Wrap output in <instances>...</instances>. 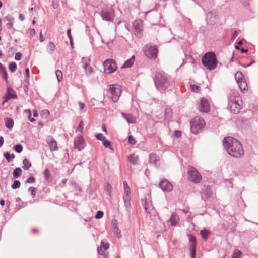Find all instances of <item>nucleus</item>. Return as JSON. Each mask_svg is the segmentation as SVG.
I'll return each mask as SVG.
<instances>
[{"instance_id":"55","label":"nucleus","mask_w":258,"mask_h":258,"mask_svg":"<svg viewBox=\"0 0 258 258\" xmlns=\"http://www.w3.org/2000/svg\"><path fill=\"white\" fill-rule=\"evenodd\" d=\"M35 179L34 177L31 176L27 179L26 183H33L35 182Z\"/></svg>"},{"instance_id":"58","label":"nucleus","mask_w":258,"mask_h":258,"mask_svg":"<svg viewBox=\"0 0 258 258\" xmlns=\"http://www.w3.org/2000/svg\"><path fill=\"white\" fill-rule=\"evenodd\" d=\"M174 136L177 138H180L181 136L182 133L180 131L175 130L174 131Z\"/></svg>"},{"instance_id":"7","label":"nucleus","mask_w":258,"mask_h":258,"mask_svg":"<svg viewBox=\"0 0 258 258\" xmlns=\"http://www.w3.org/2000/svg\"><path fill=\"white\" fill-rule=\"evenodd\" d=\"M74 148L78 151L82 150L86 146L85 141L81 134L78 135L74 139Z\"/></svg>"},{"instance_id":"32","label":"nucleus","mask_w":258,"mask_h":258,"mask_svg":"<svg viewBox=\"0 0 258 258\" xmlns=\"http://www.w3.org/2000/svg\"><path fill=\"white\" fill-rule=\"evenodd\" d=\"M243 77L244 76L243 74L239 71L237 72L235 75V78L237 83L240 81L245 80Z\"/></svg>"},{"instance_id":"17","label":"nucleus","mask_w":258,"mask_h":258,"mask_svg":"<svg viewBox=\"0 0 258 258\" xmlns=\"http://www.w3.org/2000/svg\"><path fill=\"white\" fill-rule=\"evenodd\" d=\"M149 163L152 164L156 167L159 166V157L155 153H152L149 157Z\"/></svg>"},{"instance_id":"48","label":"nucleus","mask_w":258,"mask_h":258,"mask_svg":"<svg viewBox=\"0 0 258 258\" xmlns=\"http://www.w3.org/2000/svg\"><path fill=\"white\" fill-rule=\"evenodd\" d=\"M191 252V257L195 258L196 255V247L195 246H192V248H190Z\"/></svg>"},{"instance_id":"30","label":"nucleus","mask_w":258,"mask_h":258,"mask_svg":"<svg viewBox=\"0 0 258 258\" xmlns=\"http://www.w3.org/2000/svg\"><path fill=\"white\" fill-rule=\"evenodd\" d=\"M22 172V170L20 168L18 167L15 169L13 172V178H17L19 177L21 175Z\"/></svg>"},{"instance_id":"21","label":"nucleus","mask_w":258,"mask_h":258,"mask_svg":"<svg viewBox=\"0 0 258 258\" xmlns=\"http://www.w3.org/2000/svg\"><path fill=\"white\" fill-rule=\"evenodd\" d=\"M5 20H6L9 22V23L7 24V26L8 29H10L13 28V24L14 21V18L10 16V15H7L4 18Z\"/></svg>"},{"instance_id":"14","label":"nucleus","mask_w":258,"mask_h":258,"mask_svg":"<svg viewBox=\"0 0 258 258\" xmlns=\"http://www.w3.org/2000/svg\"><path fill=\"white\" fill-rule=\"evenodd\" d=\"M121 92V86L119 84H114V103L119 99Z\"/></svg>"},{"instance_id":"27","label":"nucleus","mask_w":258,"mask_h":258,"mask_svg":"<svg viewBox=\"0 0 258 258\" xmlns=\"http://www.w3.org/2000/svg\"><path fill=\"white\" fill-rule=\"evenodd\" d=\"M116 222V221L114 220V234H115L118 238H120L122 237V235L121 234L120 230L117 227Z\"/></svg>"},{"instance_id":"41","label":"nucleus","mask_w":258,"mask_h":258,"mask_svg":"<svg viewBox=\"0 0 258 258\" xmlns=\"http://www.w3.org/2000/svg\"><path fill=\"white\" fill-rule=\"evenodd\" d=\"M14 149L16 152L19 153L22 151L23 146L21 144H17L14 146Z\"/></svg>"},{"instance_id":"64","label":"nucleus","mask_w":258,"mask_h":258,"mask_svg":"<svg viewBox=\"0 0 258 258\" xmlns=\"http://www.w3.org/2000/svg\"><path fill=\"white\" fill-rule=\"evenodd\" d=\"M36 33L35 30L34 29H31L30 31V35L31 37L35 35Z\"/></svg>"},{"instance_id":"59","label":"nucleus","mask_w":258,"mask_h":258,"mask_svg":"<svg viewBox=\"0 0 258 258\" xmlns=\"http://www.w3.org/2000/svg\"><path fill=\"white\" fill-rule=\"evenodd\" d=\"M97 251H98V253L100 255H104V250L103 249V248L101 247H98Z\"/></svg>"},{"instance_id":"20","label":"nucleus","mask_w":258,"mask_h":258,"mask_svg":"<svg viewBox=\"0 0 258 258\" xmlns=\"http://www.w3.org/2000/svg\"><path fill=\"white\" fill-rule=\"evenodd\" d=\"M7 91H8L6 94V98L7 100L17 98V95L15 93V92L13 91V90L11 88H8Z\"/></svg>"},{"instance_id":"43","label":"nucleus","mask_w":258,"mask_h":258,"mask_svg":"<svg viewBox=\"0 0 258 258\" xmlns=\"http://www.w3.org/2000/svg\"><path fill=\"white\" fill-rule=\"evenodd\" d=\"M241 253V252L239 250H235L232 254L231 258H239Z\"/></svg>"},{"instance_id":"8","label":"nucleus","mask_w":258,"mask_h":258,"mask_svg":"<svg viewBox=\"0 0 258 258\" xmlns=\"http://www.w3.org/2000/svg\"><path fill=\"white\" fill-rule=\"evenodd\" d=\"M199 110L202 112L207 113L210 111V106L207 99L202 98L200 100Z\"/></svg>"},{"instance_id":"19","label":"nucleus","mask_w":258,"mask_h":258,"mask_svg":"<svg viewBox=\"0 0 258 258\" xmlns=\"http://www.w3.org/2000/svg\"><path fill=\"white\" fill-rule=\"evenodd\" d=\"M127 159L130 163L133 164V165H136L138 164L139 161V157L137 155H136L135 154H132L129 155L127 157Z\"/></svg>"},{"instance_id":"46","label":"nucleus","mask_w":258,"mask_h":258,"mask_svg":"<svg viewBox=\"0 0 258 258\" xmlns=\"http://www.w3.org/2000/svg\"><path fill=\"white\" fill-rule=\"evenodd\" d=\"M83 130V121L81 120L79 124L78 127L76 129V132H80L81 134L82 133Z\"/></svg>"},{"instance_id":"44","label":"nucleus","mask_w":258,"mask_h":258,"mask_svg":"<svg viewBox=\"0 0 258 258\" xmlns=\"http://www.w3.org/2000/svg\"><path fill=\"white\" fill-rule=\"evenodd\" d=\"M123 185H124V194H129L130 192V189L129 186H128L126 182L124 181L123 182Z\"/></svg>"},{"instance_id":"52","label":"nucleus","mask_w":258,"mask_h":258,"mask_svg":"<svg viewBox=\"0 0 258 258\" xmlns=\"http://www.w3.org/2000/svg\"><path fill=\"white\" fill-rule=\"evenodd\" d=\"M103 214H104V213H103V211H98L95 215V218L98 219H100L103 217Z\"/></svg>"},{"instance_id":"26","label":"nucleus","mask_w":258,"mask_h":258,"mask_svg":"<svg viewBox=\"0 0 258 258\" xmlns=\"http://www.w3.org/2000/svg\"><path fill=\"white\" fill-rule=\"evenodd\" d=\"M135 59V56H133L130 59L127 60L123 65L121 67V68H130L132 66Z\"/></svg>"},{"instance_id":"4","label":"nucleus","mask_w":258,"mask_h":258,"mask_svg":"<svg viewBox=\"0 0 258 258\" xmlns=\"http://www.w3.org/2000/svg\"><path fill=\"white\" fill-rule=\"evenodd\" d=\"M205 121L203 118L196 116L190 121L191 131L195 134L201 132L205 126Z\"/></svg>"},{"instance_id":"13","label":"nucleus","mask_w":258,"mask_h":258,"mask_svg":"<svg viewBox=\"0 0 258 258\" xmlns=\"http://www.w3.org/2000/svg\"><path fill=\"white\" fill-rule=\"evenodd\" d=\"M46 142L48 144L51 151H54L58 150L57 143L52 136H48L47 138Z\"/></svg>"},{"instance_id":"62","label":"nucleus","mask_w":258,"mask_h":258,"mask_svg":"<svg viewBox=\"0 0 258 258\" xmlns=\"http://www.w3.org/2000/svg\"><path fill=\"white\" fill-rule=\"evenodd\" d=\"M86 74H91L92 73L93 70L91 67L89 65L87 68L85 69Z\"/></svg>"},{"instance_id":"15","label":"nucleus","mask_w":258,"mask_h":258,"mask_svg":"<svg viewBox=\"0 0 258 258\" xmlns=\"http://www.w3.org/2000/svg\"><path fill=\"white\" fill-rule=\"evenodd\" d=\"M238 104H229V106L230 107V109L231 110V111L233 114H238L240 112V110L241 109V106L242 104V100H239L237 101Z\"/></svg>"},{"instance_id":"38","label":"nucleus","mask_w":258,"mask_h":258,"mask_svg":"<svg viewBox=\"0 0 258 258\" xmlns=\"http://www.w3.org/2000/svg\"><path fill=\"white\" fill-rule=\"evenodd\" d=\"M102 142V144H103V145L106 148H108L111 150H113V148L111 147V143L110 141H109L108 140H107L106 138L105 139V140L103 141Z\"/></svg>"},{"instance_id":"37","label":"nucleus","mask_w":258,"mask_h":258,"mask_svg":"<svg viewBox=\"0 0 258 258\" xmlns=\"http://www.w3.org/2000/svg\"><path fill=\"white\" fill-rule=\"evenodd\" d=\"M172 110H171V109L167 108L165 110V118L167 119H170L172 117Z\"/></svg>"},{"instance_id":"25","label":"nucleus","mask_w":258,"mask_h":258,"mask_svg":"<svg viewBox=\"0 0 258 258\" xmlns=\"http://www.w3.org/2000/svg\"><path fill=\"white\" fill-rule=\"evenodd\" d=\"M179 221V217L176 214L172 213L170 217V222L172 226L175 225Z\"/></svg>"},{"instance_id":"24","label":"nucleus","mask_w":258,"mask_h":258,"mask_svg":"<svg viewBox=\"0 0 258 258\" xmlns=\"http://www.w3.org/2000/svg\"><path fill=\"white\" fill-rule=\"evenodd\" d=\"M55 45L54 43L52 42H50L46 47L47 52L50 54H53L55 50Z\"/></svg>"},{"instance_id":"42","label":"nucleus","mask_w":258,"mask_h":258,"mask_svg":"<svg viewBox=\"0 0 258 258\" xmlns=\"http://www.w3.org/2000/svg\"><path fill=\"white\" fill-rule=\"evenodd\" d=\"M43 175L45 178V179L48 181L49 178H50L51 177V174H50V171L48 169H46L44 171V173H43Z\"/></svg>"},{"instance_id":"57","label":"nucleus","mask_w":258,"mask_h":258,"mask_svg":"<svg viewBox=\"0 0 258 258\" xmlns=\"http://www.w3.org/2000/svg\"><path fill=\"white\" fill-rule=\"evenodd\" d=\"M101 247L104 250H106L109 248V244L108 243H105L101 241Z\"/></svg>"},{"instance_id":"36","label":"nucleus","mask_w":258,"mask_h":258,"mask_svg":"<svg viewBox=\"0 0 258 258\" xmlns=\"http://www.w3.org/2000/svg\"><path fill=\"white\" fill-rule=\"evenodd\" d=\"M55 74L57 77L58 82H60L63 79L62 73L60 70H57L55 72Z\"/></svg>"},{"instance_id":"5","label":"nucleus","mask_w":258,"mask_h":258,"mask_svg":"<svg viewBox=\"0 0 258 258\" xmlns=\"http://www.w3.org/2000/svg\"><path fill=\"white\" fill-rule=\"evenodd\" d=\"M144 53L148 58L154 59L157 57L158 48L156 45L147 44L143 49Z\"/></svg>"},{"instance_id":"28","label":"nucleus","mask_w":258,"mask_h":258,"mask_svg":"<svg viewBox=\"0 0 258 258\" xmlns=\"http://www.w3.org/2000/svg\"><path fill=\"white\" fill-rule=\"evenodd\" d=\"M14 125V121L10 118H6L5 119V126L9 129H12Z\"/></svg>"},{"instance_id":"45","label":"nucleus","mask_w":258,"mask_h":258,"mask_svg":"<svg viewBox=\"0 0 258 258\" xmlns=\"http://www.w3.org/2000/svg\"><path fill=\"white\" fill-rule=\"evenodd\" d=\"M123 185H124V194H129L130 192V189L129 186H128L126 182L124 181L123 182Z\"/></svg>"},{"instance_id":"1","label":"nucleus","mask_w":258,"mask_h":258,"mask_svg":"<svg viewBox=\"0 0 258 258\" xmlns=\"http://www.w3.org/2000/svg\"><path fill=\"white\" fill-rule=\"evenodd\" d=\"M223 146L228 153L234 158H240L244 154L242 146L237 139L231 137H225Z\"/></svg>"},{"instance_id":"35","label":"nucleus","mask_w":258,"mask_h":258,"mask_svg":"<svg viewBox=\"0 0 258 258\" xmlns=\"http://www.w3.org/2000/svg\"><path fill=\"white\" fill-rule=\"evenodd\" d=\"M71 185L76 191H78L79 192H81L82 191L81 187L75 181L71 182Z\"/></svg>"},{"instance_id":"53","label":"nucleus","mask_w":258,"mask_h":258,"mask_svg":"<svg viewBox=\"0 0 258 258\" xmlns=\"http://www.w3.org/2000/svg\"><path fill=\"white\" fill-rule=\"evenodd\" d=\"M25 112H28V114H29V116H28V119H29V120L31 122H33L35 121V119L34 118H31V111L30 109L29 110H25Z\"/></svg>"},{"instance_id":"3","label":"nucleus","mask_w":258,"mask_h":258,"mask_svg":"<svg viewBox=\"0 0 258 258\" xmlns=\"http://www.w3.org/2000/svg\"><path fill=\"white\" fill-rule=\"evenodd\" d=\"M203 65L208 70L211 71L215 69L217 66L216 55L213 52H208L202 58Z\"/></svg>"},{"instance_id":"49","label":"nucleus","mask_w":258,"mask_h":258,"mask_svg":"<svg viewBox=\"0 0 258 258\" xmlns=\"http://www.w3.org/2000/svg\"><path fill=\"white\" fill-rule=\"evenodd\" d=\"M128 143L132 145H135L136 143V141L135 140V138L132 135H130L128 136Z\"/></svg>"},{"instance_id":"16","label":"nucleus","mask_w":258,"mask_h":258,"mask_svg":"<svg viewBox=\"0 0 258 258\" xmlns=\"http://www.w3.org/2000/svg\"><path fill=\"white\" fill-rule=\"evenodd\" d=\"M135 34L137 36H139L141 35L142 30V22L140 20H138L135 22L133 25Z\"/></svg>"},{"instance_id":"60","label":"nucleus","mask_w":258,"mask_h":258,"mask_svg":"<svg viewBox=\"0 0 258 258\" xmlns=\"http://www.w3.org/2000/svg\"><path fill=\"white\" fill-rule=\"evenodd\" d=\"M21 58V54L20 52H17L16 53L15 56V59L16 60H20Z\"/></svg>"},{"instance_id":"39","label":"nucleus","mask_w":258,"mask_h":258,"mask_svg":"<svg viewBox=\"0 0 258 258\" xmlns=\"http://www.w3.org/2000/svg\"><path fill=\"white\" fill-rule=\"evenodd\" d=\"M16 68L17 64L15 62H11L9 65V69L12 73L16 71Z\"/></svg>"},{"instance_id":"34","label":"nucleus","mask_w":258,"mask_h":258,"mask_svg":"<svg viewBox=\"0 0 258 258\" xmlns=\"http://www.w3.org/2000/svg\"><path fill=\"white\" fill-rule=\"evenodd\" d=\"M200 234L201 235L202 237L205 240H206L208 239V236L209 235L210 232L208 230H202L200 231Z\"/></svg>"},{"instance_id":"50","label":"nucleus","mask_w":258,"mask_h":258,"mask_svg":"<svg viewBox=\"0 0 258 258\" xmlns=\"http://www.w3.org/2000/svg\"><path fill=\"white\" fill-rule=\"evenodd\" d=\"M82 63H83V68L84 69H86L89 65V63L88 62V60L86 58H83L82 59Z\"/></svg>"},{"instance_id":"40","label":"nucleus","mask_w":258,"mask_h":258,"mask_svg":"<svg viewBox=\"0 0 258 258\" xmlns=\"http://www.w3.org/2000/svg\"><path fill=\"white\" fill-rule=\"evenodd\" d=\"M20 185H21V183L19 181L15 180L14 181L13 184L12 185L11 187H12V189H16L19 188L20 187Z\"/></svg>"},{"instance_id":"31","label":"nucleus","mask_w":258,"mask_h":258,"mask_svg":"<svg viewBox=\"0 0 258 258\" xmlns=\"http://www.w3.org/2000/svg\"><path fill=\"white\" fill-rule=\"evenodd\" d=\"M189 240L190 243V248H192L194 246H195V247H196L197 242L196 237L191 234L189 235Z\"/></svg>"},{"instance_id":"11","label":"nucleus","mask_w":258,"mask_h":258,"mask_svg":"<svg viewBox=\"0 0 258 258\" xmlns=\"http://www.w3.org/2000/svg\"><path fill=\"white\" fill-rule=\"evenodd\" d=\"M104 72L106 74H111L113 73V59H108L103 63Z\"/></svg>"},{"instance_id":"9","label":"nucleus","mask_w":258,"mask_h":258,"mask_svg":"<svg viewBox=\"0 0 258 258\" xmlns=\"http://www.w3.org/2000/svg\"><path fill=\"white\" fill-rule=\"evenodd\" d=\"M160 188L165 192H170L172 190V184L167 180H162L159 183Z\"/></svg>"},{"instance_id":"54","label":"nucleus","mask_w":258,"mask_h":258,"mask_svg":"<svg viewBox=\"0 0 258 258\" xmlns=\"http://www.w3.org/2000/svg\"><path fill=\"white\" fill-rule=\"evenodd\" d=\"M190 88L192 91L198 92L200 90V87L199 86L193 84L190 85Z\"/></svg>"},{"instance_id":"29","label":"nucleus","mask_w":258,"mask_h":258,"mask_svg":"<svg viewBox=\"0 0 258 258\" xmlns=\"http://www.w3.org/2000/svg\"><path fill=\"white\" fill-rule=\"evenodd\" d=\"M31 163L27 159H24L23 161V169L27 170L31 167Z\"/></svg>"},{"instance_id":"47","label":"nucleus","mask_w":258,"mask_h":258,"mask_svg":"<svg viewBox=\"0 0 258 258\" xmlns=\"http://www.w3.org/2000/svg\"><path fill=\"white\" fill-rule=\"evenodd\" d=\"M95 137L97 138V140L103 141L105 140L106 139L105 137H104L102 134L98 133L95 135Z\"/></svg>"},{"instance_id":"56","label":"nucleus","mask_w":258,"mask_h":258,"mask_svg":"<svg viewBox=\"0 0 258 258\" xmlns=\"http://www.w3.org/2000/svg\"><path fill=\"white\" fill-rule=\"evenodd\" d=\"M28 191L31 193V194L34 197L36 194V189L33 187H30L28 189Z\"/></svg>"},{"instance_id":"33","label":"nucleus","mask_w":258,"mask_h":258,"mask_svg":"<svg viewBox=\"0 0 258 258\" xmlns=\"http://www.w3.org/2000/svg\"><path fill=\"white\" fill-rule=\"evenodd\" d=\"M4 157L7 159L8 162H10L15 158V155L14 154H11L9 152H7L4 153Z\"/></svg>"},{"instance_id":"61","label":"nucleus","mask_w":258,"mask_h":258,"mask_svg":"<svg viewBox=\"0 0 258 258\" xmlns=\"http://www.w3.org/2000/svg\"><path fill=\"white\" fill-rule=\"evenodd\" d=\"M124 202V201H130V197L129 194H124V196L123 197Z\"/></svg>"},{"instance_id":"18","label":"nucleus","mask_w":258,"mask_h":258,"mask_svg":"<svg viewBox=\"0 0 258 258\" xmlns=\"http://www.w3.org/2000/svg\"><path fill=\"white\" fill-rule=\"evenodd\" d=\"M101 16L104 20L107 21H111L112 20L113 14L111 11H108L105 10H103Z\"/></svg>"},{"instance_id":"63","label":"nucleus","mask_w":258,"mask_h":258,"mask_svg":"<svg viewBox=\"0 0 258 258\" xmlns=\"http://www.w3.org/2000/svg\"><path fill=\"white\" fill-rule=\"evenodd\" d=\"M67 35H68L69 40H71V39H73V38H72V36L71 34V29H69L67 30Z\"/></svg>"},{"instance_id":"12","label":"nucleus","mask_w":258,"mask_h":258,"mask_svg":"<svg viewBox=\"0 0 258 258\" xmlns=\"http://www.w3.org/2000/svg\"><path fill=\"white\" fill-rule=\"evenodd\" d=\"M142 203L143 205L146 212L148 214H151L153 210V208L151 202L150 200H147L146 198L142 199Z\"/></svg>"},{"instance_id":"10","label":"nucleus","mask_w":258,"mask_h":258,"mask_svg":"<svg viewBox=\"0 0 258 258\" xmlns=\"http://www.w3.org/2000/svg\"><path fill=\"white\" fill-rule=\"evenodd\" d=\"M228 99L229 104H235L236 103L238 104V100H242L240 96L239 95L238 93L234 91H231V92L230 93Z\"/></svg>"},{"instance_id":"22","label":"nucleus","mask_w":258,"mask_h":258,"mask_svg":"<svg viewBox=\"0 0 258 258\" xmlns=\"http://www.w3.org/2000/svg\"><path fill=\"white\" fill-rule=\"evenodd\" d=\"M123 116L127 120L128 123H134L136 121V118L130 114L122 113Z\"/></svg>"},{"instance_id":"6","label":"nucleus","mask_w":258,"mask_h":258,"mask_svg":"<svg viewBox=\"0 0 258 258\" xmlns=\"http://www.w3.org/2000/svg\"><path fill=\"white\" fill-rule=\"evenodd\" d=\"M188 179L195 183H199L202 180V176L196 168L192 166L188 167Z\"/></svg>"},{"instance_id":"2","label":"nucleus","mask_w":258,"mask_h":258,"mask_svg":"<svg viewBox=\"0 0 258 258\" xmlns=\"http://www.w3.org/2000/svg\"><path fill=\"white\" fill-rule=\"evenodd\" d=\"M154 81L156 88L160 92L170 89L171 84L169 81L166 76L161 73H156Z\"/></svg>"},{"instance_id":"51","label":"nucleus","mask_w":258,"mask_h":258,"mask_svg":"<svg viewBox=\"0 0 258 258\" xmlns=\"http://www.w3.org/2000/svg\"><path fill=\"white\" fill-rule=\"evenodd\" d=\"M0 73L1 74V75L3 77V78L5 80H7V78H8V76H7V72L6 71V70L4 69H3V70H2L1 72H0Z\"/></svg>"},{"instance_id":"23","label":"nucleus","mask_w":258,"mask_h":258,"mask_svg":"<svg viewBox=\"0 0 258 258\" xmlns=\"http://www.w3.org/2000/svg\"><path fill=\"white\" fill-rule=\"evenodd\" d=\"M241 91L244 92L248 90V86L245 80L237 82Z\"/></svg>"}]
</instances>
